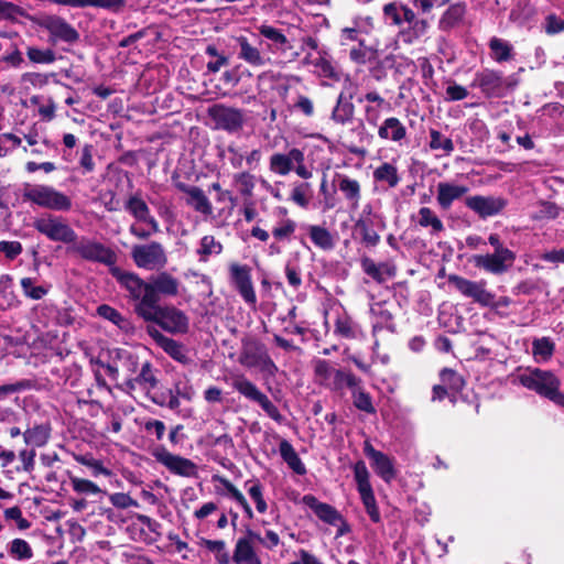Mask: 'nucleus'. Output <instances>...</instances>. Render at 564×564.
<instances>
[{
    "mask_svg": "<svg viewBox=\"0 0 564 564\" xmlns=\"http://www.w3.org/2000/svg\"><path fill=\"white\" fill-rule=\"evenodd\" d=\"M361 267L367 275L381 283L386 281V276H393L394 270L386 263L377 264L369 258L361 260Z\"/></svg>",
    "mask_w": 564,
    "mask_h": 564,
    "instance_id": "35",
    "label": "nucleus"
},
{
    "mask_svg": "<svg viewBox=\"0 0 564 564\" xmlns=\"http://www.w3.org/2000/svg\"><path fill=\"white\" fill-rule=\"evenodd\" d=\"M4 518L7 520H14L19 530H28L31 527V522L23 517L22 510L18 506L6 509Z\"/></svg>",
    "mask_w": 564,
    "mask_h": 564,
    "instance_id": "60",
    "label": "nucleus"
},
{
    "mask_svg": "<svg viewBox=\"0 0 564 564\" xmlns=\"http://www.w3.org/2000/svg\"><path fill=\"white\" fill-rule=\"evenodd\" d=\"M51 3L70 8H99L117 12L126 4V0H48Z\"/></svg>",
    "mask_w": 564,
    "mask_h": 564,
    "instance_id": "24",
    "label": "nucleus"
},
{
    "mask_svg": "<svg viewBox=\"0 0 564 564\" xmlns=\"http://www.w3.org/2000/svg\"><path fill=\"white\" fill-rule=\"evenodd\" d=\"M294 161H301V150L292 148L288 153L275 152L270 156L269 169L272 173L284 176L294 169Z\"/></svg>",
    "mask_w": 564,
    "mask_h": 564,
    "instance_id": "22",
    "label": "nucleus"
},
{
    "mask_svg": "<svg viewBox=\"0 0 564 564\" xmlns=\"http://www.w3.org/2000/svg\"><path fill=\"white\" fill-rule=\"evenodd\" d=\"M238 362L246 368H259L262 372L273 377L279 371L263 343L253 337L241 340V350Z\"/></svg>",
    "mask_w": 564,
    "mask_h": 564,
    "instance_id": "6",
    "label": "nucleus"
},
{
    "mask_svg": "<svg viewBox=\"0 0 564 564\" xmlns=\"http://www.w3.org/2000/svg\"><path fill=\"white\" fill-rule=\"evenodd\" d=\"M23 251L22 243L20 241H0V252L4 253L6 258L9 260H14L18 256H20Z\"/></svg>",
    "mask_w": 564,
    "mask_h": 564,
    "instance_id": "63",
    "label": "nucleus"
},
{
    "mask_svg": "<svg viewBox=\"0 0 564 564\" xmlns=\"http://www.w3.org/2000/svg\"><path fill=\"white\" fill-rule=\"evenodd\" d=\"M207 115L214 122L215 129L226 131L230 134L239 133L246 122L242 109L214 104L207 109Z\"/></svg>",
    "mask_w": 564,
    "mask_h": 564,
    "instance_id": "8",
    "label": "nucleus"
},
{
    "mask_svg": "<svg viewBox=\"0 0 564 564\" xmlns=\"http://www.w3.org/2000/svg\"><path fill=\"white\" fill-rule=\"evenodd\" d=\"M247 534L250 539H257L269 550H273L280 544L279 534L272 530H267L264 538H261L258 533H254L250 529L247 530Z\"/></svg>",
    "mask_w": 564,
    "mask_h": 564,
    "instance_id": "59",
    "label": "nucleus"
},
{
    "mask_svg": "<svg viewBox=\"0 0 564 564\" xmlns=\"http://www.w3.org/2000/svg\"><path fill=\"white\" fill-rule=\"evenodd\" d=\"M448 282L464 296L473 299L482 306L494 305L495 295L486 290V281H471L459 275H451Z\"/></svg>",
    "mask_w": 564,
    "mask_h": 564,
    "instance_id": "14",
    "label": "nucleus"
},
{
    "mask_svg": "<svg viewBox=\"0 0 564 564\" xmlns=\"http://www.w3.org/2000/svg\"><path fill=\"white\" fill-rule=\"evenodd\" d=\"M308 234L315 246L324 250L333 248V238L326 228L321 226H311Z\"/></svg>",
    "mask_w": 564,
    "mask_h": 564,
    "instance_id": "49",
    "label": "nucleus"
},
{
    "mask_svg": "<svg viewBox=\"0 0 564 564\" xmlns=\"http://www.w3.org/2000/svg\"><path fill=\"white\" fill-rule=\"evenodd\" d=\"M143 430L148 435H154L158 442L162 441L166 431L163 421L156 419H147L143 422Z\"/></svg>",
    "mask_w": 564,
    "mask_h": 564,
    "instance_id": "58",
    "label": "nucleus"
},
{
    "mask_svg": "<svg viewBox=\"0 0 564 564\" xmlns=\"http://www.w3.org/2000/svg\"><path fill=\"white\" fill-rule=\"evenodd\" d=\"M51 435V426L50 424H37L33 427L28 429L23 433V440L28 445H33L35 447L44 446Z\"/></svg>",
    "mask_w": 564,
    "mask_h": 564,
    "instance_id": "34",
    "label": "nucleus"
},
{
    "mask_svg": "<svg viewBox=\"0 0 564 564\" xmlns=\"http://www.w3.org/2000/svg\"><path fill=\"white\" fill-rule=\"evenodd\" d=\"M231 561L236 564H261L249 538L237 540Z\"/></svg>",
    "mask_w": 564,
    "mask_h": 564,
    "instance_id": "28",
    "label": "nucleus"
},
{
    "mask_svg": "<svg viewBox=\"0 0 564 564\" xmlns=\"http://www.w3.org/2000/svg\"><path fill=\"white\" fill-rule=\"evenodd\" d=\"M230 283L243 301L250 305L257 303V295L251 280V268L247 264L231 263L229 265Z\"/></svg>",
    "mask_w": 564,
    "mask_h": 564,
    "instance_id": "16",
    "label": "nucleus"
},
{
    "mask_svg": "<svg viewBox=\"0 0 564 564\" xmlns=\"http://www.w3.org/2000/svg\"><path fill=\"white\" fill-rule=\"evenodd\" d=\"M516 254L509 249H501L498 252L474 256V264L492 274L507 272L513 264Z\"/></svg>",
    "mask_w": 564,
    "mask_h": 564,
    "instance_id": "18",
    "label": "nucleus"
},
{
    "mask_svg": "<svg viewBox=\"0 0 564 564\" xmlns=\"http://www.w3.org/2000/svg\"><path fill=\"white\" fill-rule=\"evenodd\" d=\"M130 256L134 264L140 269L156 270L164 268L167 263L165 249L159 241L134 245Z\"/></svg>",
    "mask_w": 564,
    "mask_h": 564,
    "instance_id": "10",
    "label": "nucleus"
},
{
    "mask_svg": "<svg viewBox=\"0 0 564 564\" xmlns=\"http://www.w3.org/2000/svg\"><path fill=\"white\" fill-rule=\"evenodd\" d=\"M158 463L162 464L170 473L182 477H196L197 465L189 458L172 454L164 446L158 447L153 453Z\"/></svg>",
    "mask_w": 564,
    "mask_h": 564,
    "instance_id": "12",
    "label": "nucleus"
},
{
    "mask_svg": "<svg viewBox=\"0 0 564 564\" xmlns=\"http://www.w3.org/2000/svg\"><path fill=\"white\" fill-rule=\"evenodd\" d=\"M22 197L25 202L54 212H68L72 208L70 197L45 184H25Z\"/></svg>",
    "mask_w": 564,
    "mask_h": 564,
    "instance_id": "5",
    "label": "nucleus"
},
{
    "mask_svg": "<svg viewBox=\"0 0 564 564\" xmlns=\"http://www.w3.org/2000/svg\"><path fill=\"white\" fill-rule=\"evenodd\" d=\"M465 204L479 217L487 218L499 214L507 206V200L499 196L475 195L467 197Z\"/></svg>",
    "mask_w": 564,
    "mask_h": 564,
    "instance_id": "20",
    "label": "nucleus"
},
{
    "mask_svg": "<svg viewBox=\"0 0 564 564\" xmlns=\"http://www.w3.org/2000/svg\"><path fill=\"white\" fill-rule=\"evenodd\" d=\"M328 389L340 393L345 389H352V372L349 367L340 366L335 369Z\"/></svg>",
    "mask_w": 564,
    "mask_h": 564,
    "instance_id": "37",
    "label": "nucleus"
},
{
    "mask_svg": "<svg viewBox=\"0 0 564 564\" xmlns=\"http://www.w3.org/2000/svg\"><path fill=\"white\" fill-rule=\"evenodd\" d=\"M468 192L465 185H458L451 182H440L437 184V204L443 209H448L453 202L462 198Z\"/></svg>",
    "mask_w": 564,
    "mask_h": 564,
    "instance_id": "23",
    "label": "nucleus"
},
{
    "mask_svg": "<svg viewBox=\"0 0 564 564\" xmlns=\"http://www.w3.org/2000/svg\"><path fill=\"white\" fill-rule=\"evenodd\" d=\"M223 251V245L219 241H216L215 237L212 235H206L200 239L199 248L197 249V253L199 254V260L206 262L210 254H219Z\"/></svg>",
    "mask_w": 564,
    "mask_h": 564,
    "instance_id": "44",
    "label": "nucleus"
},
{
    "mask_svg": "<svg viewBox=\"0 0 564 564\" xmlns=\"http://www.w3.org/2000/svg\"><path fill=\"white\" fill-rule=\"evenodd\" d=\"M466 13V7L463 3L451 6L441 17L438 26L441 30H449L458 24Z\"/></svg>",
    "mask_w": 564,
    "mask_h": 564,
    "instance_id": "36",
    "label": "nucleus"
},
{
    "mask_svg": "<svg viewBox=\"0 0 564 564\" xmlns=\"http://www.w3.org/2000/svg\"><path fill=\"white\" fill-rule=\"evenodd\" d=\"M145 332L154 340V343L172 359L184 366L192 362L185 346L181 341L165 336L153 325H147Z\"/></svg>",
    "mask_w": 564,
    "mask_h": 564,
    "instance_id": "17",
    "label": "nucleus"
},
{
    "mask_svg": "<svg viewBox=\"0 0 564 564\" xmlns=\"http://www.w3.org/2000/svg\"><path fill=\"white\" fill-rule=\"evenodd\" d=\"M378 133L382 139L398 142L405 137L406 129L399 119L392 117L384 120Z\"/></svg>",
    "mask_w": 564,
    "mask_h": 564,
    "instance_id": "33",
    "label": "nucleus"
},
{
    "mask_svg": "<svg viewBox=\"0 0 564 564\" xmlns=\"http://www.w3.org/2000/svg\"><path fill=\"white\" fill-rule=\"evenodd\" d=\"M33 228L51 241L65 243L67 252L75 253L83 260L105 265L115 264L118 260L111 248L85 236L79 238L62 216L45 214L34 219Z\"/></svg>",
    "mask_w": 564,
    "mask_h": 564,
    "instance_id": "2",
    "label": "nucleus"
},
{
    "mask_svg": "<svg viewBox=\"0 0 564 564\" xmlns=\"http://www.w3.org/2000/svg\"><path fill=\"white\" fill-rule=\"evenodd\" d=\"M124 208L139 221H143L150 215L148 204L139 195L130 196L124 204Z\"/></svg>",
    "mask_w": 564,
    "mask_h": 564,
    "instance_id": "41",
    "label": "nucleus"
},
{
    "mask_svg": "<svg viewBox=\"0 0 564 564\" xmlns=\"http://www.w3.org/2000/svg\"><path fill=\"white\" fill-rule=\"evenodd\" d=\"M239 46L238 58L245 61L253 67H262L267 64L269 58H265L261 51L252 45L248 37L241 35L237 37Z\"/></svg>",
    "mask_w": 564,
    "mask_h": 564,
    "instance_id": "25",
    "label": "nucleus"
},
{
    "mask_svg": "<svg viewBox=\"0 0 564 564\" xmlns=\"http://www.w3.org/2000/svg\"><path fill=\"white\" fill-rule=\"evenodd\" d=\"M430 148L432 150H443L445 154L454 151V143L449 138L444 137L440 131L432 129L430 131Z\"/></svg>",
    "mask_w": 564,
    "mask_h": 564,
    "instance_id": "54",
    "label": "nucleus"
},
{
    "mask_svg": "<svg viewBox=\"0 0 564 564\" xmlns=\"http://www.w3.org/2000/svg\"><path fill=\"white\" fill-rule=\"evenodd\" d=\"M26 56L30 62L34 64H52L56 61V54L52 48H39L29 46L26 48Z\"/></svg>",
    "mask_w": 564,
    "mask_h": 564,
    "instance_id": "47",
    "label": "nucleus"
},
{
    "mask_svg": "<svg viewBox=\"0 0 564 564\" xmlns=\"http://www.w3.org/2000/svg\"><path fill=\"white\" fill-rule=\"evenodd\" d=\"M279 452L282 459L286 463L290 469L296 475L303 476L306 474V467L293 445L288 440H282L279 444Z\"/></svg>",
    "mask_w": 564,
    "mask_h": 564,
    "instance_id": "29",
    "label": "nucleus"
},
{
    "mask_svg": "<svg viewBox=\"0 0 564 564\" xmlns=\"http://www.w3.org/2000/svg\"><path fill=\"white\" fill-rule=\"evenodd\" d=\"M203 544L208 551L215 553V557L218 564H231V557L226 551L225 541L203 539Z\"/></svg>",
    "mask_w": 564,
    "mask_h": 564,
    "instance_id": "48",
    "label": "nucleus"
},
{
    "mask_svg": "<svg viewBox=\"0 0 564 564\" xmlns=\"http://www.w3.org/2000/svg\"><path fill=\"white\" fill-rule=\"evenodd\" d=\"M127 386L134 389L137 386L148 391V393L156 388L159 380L155 370L150 361H144L141 366L140 372L131 379L127 380Z\"/></svg>",
    "mask_w": 564,
    "mask_h": 564,
    "instance_id": "26",
    "label": "nucleus"
},
{
    "mask_svg": "<svg viewBox=\"0 0 564 564\" xmlns=\"http://www.w3.org/2000/svg\"><path fill=\"white\" fill-rule=\"evenodd\" d=\"M355 227L361 230L362 241L367 246H376L380 239L379 235L372 229L371 217L361 218L355 224Z\"/></svg>",
    "mask_w": 564,
    "mask_h": 564,
    "instance_id": "52",
    "label": "nucleus"
},
{
    "mask_svg": "<svg viewBox=\"0 0 564 564\" xmlns=\"http://www.w3.org/2000/svg\"><path fill=\"white\" fill-rule=\"evenodd\" d=\"M205 54L212 58L206 64V68L209 73L216 74L221 69V67L229 65V56L219 52L215 44H208L205 48Z\"/></svg>",
    "mask_w": 564,
    "mask_h": 564,
    "instance_id": "39",
    "label": "nucleus"
},
{
    "mask_svg": "<svg viewBox=\"0 0 564 564\" xmlns=\"http://www.w3.org/2000/svg\"><path fill=\"white\" fill-rule=\"evenodd\" d=\"M232 388L248 400L258 403L273 421L279 424L283 423L284 416L280 413L278 406L274 405L268 395L245 376H239L234 379Z\"/></svg>",
    "mask_w": 564,
    "mask_h": 564,
    "instance_id": "9",
    "label": "nucleus"
},
{
    "mask_svg": "<svg viewBox=\"0 0 564 564\" xmlns=\"http://www.w3.org/2000/svg\"><path fill=\"white\" fill-rule=\"evenodd\" d=\"M162 299L158 297L152 308H148L140 318L171 335L187 334L189 332L188 315L173 304H162Z\"/></svg>",
    "mask_w": 564,
    "mask_h": 564,
    "instance_id": "3",
    "label": "nucleus"
},
{
    "mask_svg": "<svg viewBox=\"0 0 564 564\" xmlns=\"http://www.w3.org/2000/svg\"><path fill=\"white\" fill-rule=\"evenodd\" d=\"M243 73L245 72L241 70V65H237L231 69L224 72L220 77V82L225 87L234 88L239 84Z\"/></svg>",
    "mask_w": 564,
    "mask_h": 564,
    "instance_id": "61",
    "label": "nucleus"
},
{
    "mask_svg": "<svg viewBox=\"0 0 564 564\" xmlns=\"http://www.w3.org/2000/svg\"><path fill=\"white\" fill-rule=\"evenodd\" d=\"M417 223L422 227H431L432 234L444 230V225L437 215L429 207H421L417 213Z\"/></svg>",
    "mask_w": 564,
    "mask_h": 564,
    "instance_id": "40",
    "label": "nucleus"
},
{
    "mask_svg": "<svg viewBox=\"0 0 564 564\" xmlns=\"http://www.w3.org/2000/svg\"><path fill=\"white\" fill-rule=\"evenodd\" d=\"M352 93L343 91L337 100V105L333 110V119L339 123H345L352 119Z\"/></svg>",
    "mask_w": 564,
    "mask_h": 564,
    "instance_id": "30",
    "label": "nucleus"
},
{
    "mask_svg": "<svg viewBox=\"0 0 564 564\" xmlns=\"http://www.w3.org/2000/svg\"><path fill=\"white\" fill-rule=\"evenodd\" d=\"M561 208L551 202H541L536 210L532 214L533 220H549L558 217Z\"/></svg>",
    "mask_w": 564,
    "mask_h": 564,
    "instance_id": "51",
    "label": "nucleus"
},
{
    "mask_svg": "<svg viewBox=\"0 0 564 564\" xmlns=\"http://www.w3.org/2000/svg\"><path fill=\"white\" fill-rule=\"evenodd\" d=\"M335 335L350 338L352 335V322L349 316H338L335 321Z\"/></svg>",
    "mask_w": 564,
    "mask_h": 564,
    "instance_id": "64",
    "label": "nucleus"
},
{
    "mask_svg": "<svg viewBox=\"0 0 564 564\" xmlns=\"http://www.w3.org/2000/svg\"><path fill=\"white\" fill-rule=\"evenodd\" d=\"M370 474L364 462L355 463V480L360 500L372 522L379 523L381 516L377 506L373 489L370 484Z\"/></svg>",
    "mask_w": 564,
    "mask_h": 564,
    "instance_id": "11",
    "label": "nucleus"
},
{
    "mask_svg": "<svg viewBox=\"0 0 564 564\" xmlns=\"http://www.w3.org/2000/svg\"><path fill=\"white\" fill-rule=\"evenodd\" d=\"M373 177L378 182H386L390 187L398 185L400 178L398 176L397 167L390 163H383L373 172Z\"/></svg>",
    "mask_w": 564,
    "mask_h": 564,
    "instance_id": "45",
    "label": "nucleus"
},
{
    "mask_svg": "<svg viewBox=\"0 0 564 564\" xmlns=\"http://www.w3.org/2000/svg\"><path fill=\"white\" fill-rule=\"evenodd\" d=\"M302 501L306 507H308L315 513V516L319 520H322L330 525L338 527V533H337L338 535H341L345 532L349 531V525L343 521L341 516L330 505L319 501L313 495L303 496Z\"/></svg>",
    "mask_w": 564,
    "mask_h": 564,
    "instance_id": "19",
    "label": "nucleus"
},
{
    "mask_svg": "<svg viewBox=\"0 0 564 564\" xmlns=\"http://www.w3.org/2000/svg\"><path fill=\"white\" fill-rule=\"evenodd\" d=\"M471 86L478 87L487 97H502L518 86V78H505L500 72L484 69L475 75Z\"/></svg>",
    "mask_w": 564,
    "mask_h": 564,
    "instance_id": "7",
    "label": "nucleus"
},
{
    "mask_svg": "<svg viewBox=\"0 0 564 564\" xmlns=\"http://www.w3.org/2000/svg\"><path fill=\"white\" fill-rule=\"evenodd\" d=\"M98 316L102 317L115 324L119 329L128 333L131 329L130 321L123 316L118 310L108 305L101 304L97 307Z\"/></svg>",
    "mask_w": 564,
    "mask_h": 564,
    "instance_id": "32",
    "label": "nucleus"
},
{
    "mask_svg": "<svg viewBox=\"0 0 564 564\" xmlns=\"http://www.w3.org/2000/svg\"><path fill=\"white\" fill-rule=\"evenodd\" d=\"M554 352V343L549 337L535 338L532 343V354L536 361L549 360Z\"/></svg>",
    "mask_w": 564,
    "mask_h": 564,
    "instance_id": "43",
    "label": "nucleus"
},
{
    "mask_svg": "<svg viewBox=\"0 0 564 564\" xmlns=\"http://www.w3.org/2000/svg\"><path fill=\"white\" fill-rule=\"evenodd\" d=\"M257 30L259 31V34L261 36L271 42V45H269V47L272 51L286 52L288 50L292 48L290 41L282 32V30L276 29L269 24H261L257 28Z\"/></svg>",
    "mask_w": 564,
    "mask_h": 564,
    "instance_id": "27",
    "label": "nucleus"
},
{
    "mask_svg": "<svg viewBox=\"0 0 564 564\" xmlns=\"http://www.w3.org/2000/svg\"><path fill=\"white\" fill-rule=\"evenodd\" d=\"M109 273L116 279L121 289L128 292V297L134 302L133 311L138 317L143 316L148 308H152L158 297H175L180 294V281L167 271L151 274L147 280L138 273L124 271L110 264Z\"/></svg>",
    "mask_w": 564,
    "mask_h": 564,
    "instance_id": "1",
    "label": "nucleus"
},
{
    "mask_svg": "<svg viewBox=\"0 0 564 564\" xmlns=\"http://www.w3.org/2000/svg\"><path fill=\"white\" fill-rule=\"evenodd\" d=\"M25 11L18 4L13 2L0 0V21L9 20L14 21L18 17H24Z\"/></svg>",
    "mask_w": 564,
    "mask_h": 564,
    "instance_id": "57",
    "label": "nucleus"
},
{
    "mask_svg": "<svg viewBox=\"0 0 564 564\" xmlns=\"http://www.w3.org/2000/svg\"><path fill=\"white\" fill-rule=\"evenodd\" d=\"M489 48L491 51V57L498 63L510 61L513 57L512 45L502 39L492 37L489 41Z\"/></svg>",
    "mask_w": 564,
    "mask_h": 564,
    "instance_id": "38",
    "label": "nucleus"
},
{
    "mask_svg": "<svg viewBox=\"0 0 564 564\" xmlns=\"http://www.w3.org/2000/svg\"><path fill=\"white\" fill-rule=\"evenodd\" d=\"M8 552L18 561H29L33 557V550L30 543L21 538L13 539L9 543Z\"/></svg>",
    "mask_w": 564,
    "mask_h": 564,
    "instance_id": "42",
    "label": "nucleus"
},
{
    "mask_svg": "<svg viewBox=\"0 0 564 564\" xmlns=\"http://www.w3.org/2000/svg\"><path fill=\"white\" fill-rule=\"evenodd\" d=\"M74 459L91 469V475L98 477L99 475L110 476L111 471L106 468L101 460L95 459L91 454H76Z\"/></svg>",
    "mask_w": 564,
    "mask_h": 564,
    "instance_id": "46",
    "label": "nucleus"
},
{
    "mask_svg": "<svg viewBox=\"0 0 564 564\" xmlns=\"http://www.w3.org/2000/svg\"><path fill=\"white\" fill-rule=\"evenodd\" d=\"M37 23L42 29L48 32L52 42L62 41L74 44L79 40V32L59 15H44Z\"/></svg>",
    "mask_w": 564,
    "mask_h": 564,
    "instance_id": "13",
    "label": "nucleus"
},
{
    "mask_svg": "<svg viewBox=\"0 0 564 564\" xmlns=\"http://www.w3.org/2000/svg\"><path fill=\"white\" fill-rule=\"evenodd\" d=\"M518 379L523 387L564 406V394L560 391V380L551 371L539 368L528 369L520 373Z\"/></svg>",
    "mask_w": 564,
    "mask_h": 564,
    "instance_id": "4",
    "label": "nucleus"
},
{
    "mask_svg": "<svg viewBox=\"0 0 564 564\" xmlns=\"http://www.w3.org/2000/svg\"><path fill=\"white\" fill-rule=\"evenodd\" d=\"M312 366L315 382L319 386L328 388L336 369L335 365H333L329 360L317 358L312 360Z\"/></svg>",
    "mask_w": 564,
    "mask_h": 564,
    "instance_id": "31",
    "label": "nucleus"
},
{
    "mask_svg": "<svg viewBox=\"0 0 564 564\" xmlns=\"http://www.w3.org/2000/svg\"><path fill=\"white\" fill-rule=\"evenodd\" d=\"M69 480L74 491L77 494L97 495L101 492V489L91 480L76 476H69Z\"/></svg>",
    "mask_w": 564,
    "mask_h": 564,
    "instance_id": "56",
    "label": "nucleus"
},
{
    "mask_svg": "<svg viewBox=\"0 0 564 564\" xmlns=\"http://www.w3.org/2000/svg\"><path fill=\"white\" fill-rule=\"evenodd\" d=\"M234 182L239 186V192L242 196H251L254 188V176L245 171L234 175Z\"/></svg>",
    "mask_w": 564,
    "mask_h": 564,
    "instance_id": "55",
    "label": "nucleus"
},
{
    "mask_svg": "<svg viewBox=\"0 0 564 564\" xmlns=\"http://www.w3.org/2000/svg\"><path fill=\"white\" fill-rule=\"evenodd\" d=\"M442 384L448 390H453L455 392L463 389L465 382L460 375L456 371L444 368L440 373Z\"/></svg>",
    "mask_w": 564,
    "mask_h": 564,
    "instance_id": "50",
    "label": "nucleus"
},
{
    "mask_svg": "<svg viewBox=\"0 0 564 564\" xmlns=\"http://www.w3.org/2000/svg\"><path fill=\"white\" fill-rule=\"evenodd\" d=\"M533 8L527 1H519L517 7L512 9L510 18L513 21L522 23L523 21L528 20L533 14Z\"/></svg>",
    "mask_w": 564,
    "mask_h": 564,
    "instance_id": "62",
    "label": "nucleus"
},
{
    "mask_svg": "<svg viewBox=\"0 0 564 564\" xmlns=\"http://www.w3.org/2000/svg\"><path fill=\"white\" fill-rule=\"evenodd\" d=\"M362 452L371 468L384 482L390 484L395 478L397 470L391 457L377 451L368 440L364 442Z\"/></svg>",
    "mask_w": 564,
    "mask_h": 564,
    "instance_id": "15",
    "label": "nucleus"
},
{
    "mask_svg": "<svg viewBox=\"0 0 564 564\" xmlns=\"http://www.w3.org/2000/svg\"><path fill=\"white\" fill-rule=\"evenodd\" d=\"M23 294L32 300H41L48 293V288L43 285H34L32 278H22L20 281Z\"/></svg>",
    "mask_w": 564,
    "mask_h": 564,
    "instance_id": "53",
    "label": "nucleus"
},
{
    "mask_svg": "<svg viewBox=\"0 0 564 564\" xmlns=\"http://www.w3.org/2000/svg\"><path fill=\"white\" fill-rule=\"evenodd\" d=\"M176 188L182 193L188 195L186 199V204L197 213H200L205 216H209L213 214V206L204 191L198 186H189L185 183L178 182L176 183Z\"/></svg>",
    "mask_w": 564,
    "mask_h": 564,
    "instance_id": "21",
    "label": "nucleus"
}]
</instances>
